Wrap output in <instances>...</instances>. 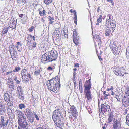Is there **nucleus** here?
<instances>
[{
	"instance_id": "nucleus-1",
	"label": "nucleus",
	"mask_w": 129,
	"mask_h": 129,
	"mask_svg": "<svg viewBox=\"0 0 129 129\" xmlns=\"http://www.w3.org/2000/svg\"><path fill=\"white\" fill-rule=\"evenodd\" d=\"M61 112L60 109L55 110L53 112L52 118L55 124L58 127H61L63 125L60 119Z\"/></svg>"
},
{
	"instance_id": "nucleus-2",
	"label": "nucleus",
	"mask_w": 129,
	"mask_h": 129,
	"mask_svg": "<svg viewBox=\"0 0 129 129\" xmlns=\"http://www.w3.org/2000/svg\"><path fill=\"white\" fill-rule=\"evenodd\" d=\"M109 46L114 55H118L119 53L121 50V46L117 41L111 42Z\"/></svg>"
},
{
	"instance_id": "nucleus-3",
	"label": "nucleus",
	"mask_w": 129,
	"mask_h": 129,
	"mask_svg": "<svg viewBox=\"0 0 129 129\" xmlns=\"http://www.w3.org/2000/svg\"><path fill=\"white\" fill-rule=\"evenodd\" d=\"M18 129H28V125L26 121V119L24 116H23L18 119Z\"/></svg>"
},
{
	"instance_id": "nucleus-4",
	"label": "nucleus",
	"mask_w": 129,
	"mask_h": 129,
	"mask_svg": "<svg viewBox=\"0 0 129 129\" xmlns=\"http://www.w3.org/2000/svg\"><path fill=\"white\" fill-rule=\"evenodd\" d=\"M48 55V58H49V60L51 62L55 61L58 56L57 52L55 50H53L49 51Z\"/></svg>"
},
{
	"instance_id": "nucleus-5",
	"label": "nucleus",
	"mask_w": 129,
	"mask_h": 129,
	"mask_svg": "<svg viewBox=\"0 0 129 129\" xmlns=\"http://www.w3.org/2000/svg\"><path fill=\"white\" fill-rule=\"evenodd\" d=\"M113 72L115 74L119 76L123 77L124 74L126 75V74L125 70L122 68L114 67L113 69Z\"/></svg>"
},
{
	"instance_id": "nucleus-6",
	"label": "nucleus",
	"mask_w": 129,
	"mask_h": 129,
	"mask_svg": "<svg viewBox=\"0 0 129 129\" xmlns=\"http://www.w3.org/2000/svg\"><path fill=\"white\" fill-rule=\"evenodd\" d=\"M113 129H121L122 127L121 126V121L119 119H115L114 120Z\"/></svg>"
},
{
	"instance_id": "nucleus-7",
	"label": "nucleus",
	"mask_w": 129,
	"mask_h": 129,
	"mask_svg": "<svg viewBox=\"0 0 129 129\" xmlns=\"http://www.w3.org/2000/svg\"><path fill=\"white\" fill-rule=\"evenodd\" d=\"M60 80L59 79H57L56 80H55V83L54 84V85L52 87V89H50V90L53 92L56 91L57 89V87H58L59 86H60Z\"/></svg>"
},
{
	"instance_id": "nucleus-8",
	"label": "nucleus",
	"mask_w": 129,
	"mask_h": 129,
	"mask_svg": "<svg viewBox=\"0 0 129 129\" xmlns=\"http://www.w3.org/2000/svg\"><path fill=\"white\" fill-rule=\"evenodd\" d=\"M73 41L76 45H78L79 44V38L77 35L76 30H74L73 31Z\"/></svg>"
},
{
	"instance_id": "nucleus-9",
	"label": "nucleus",
	"mask_w": 129,
	"mask_h": 129,
	"mask_svg": "<svg viewBox=\"0 0 129 129\" xmlns=\"http://www.w3.org/2000/svg\"><path fill=\"white\" fill-rule=\"evenodd\" d=\"M107 16L108 18L106 20V25H110L112 23H116L115 21L113 20V17L112 16L109 15Z\"/></svg>"
},
{
	"instance_id": "nucleus-10",
	"label": "nucleus",
	"mask_w": 129,
	"mask_h": 129,
	"mask_svg": "<svg viewBox=\"0 0 129 129\" xmlns=\"http://www.w3.org/2000/svg\"><path fill=\"white\" fill-rule=\"evenodd\" d=\"M116 25V23H112L110 25H107L106 26H108L109 27H107L106 29L109 31L110 33L112 34L115 29Z\"/></svg>"
},
{
	"instance_id": "nucleus-11",
	"label": "nucleus",
	"mask_w": 129,
	"mask_h": 129,
	"mask_svg": "<svg viewBox=\"0 0 129 129\" xmlns=\"http://www.w3.org/2000/svg\"><path fill=\"white\" fill-rule=\"evenodd\" d=\"M123 105L125 106H129V96H125L122 99Z\"/></svg>"
},
{
	"instance_id": "nucleus-12",
	"label": "nucleus",
	"mask_w": 129,
	"mask_h": 129,
	"mask_svg": "<svg viewBox=\"0 0 129 129\" xmlns=\"http://www.w3.org/2000/svg\"><path fill=\"white\" fill-rule=\"evenodd\" d=\"M55 83V82L53 79L48 80L46 82V85L48 87L49 89H52V87L54 85V84Z\"/></svg>"
},
{
	"instance_id": "nucleus-13",
	"label": "nucleus",
	"mask_w": 129,
	"mask_h": 129,
	"mask_svg": "<svg viewBox=\"0 0 129 129\" xmlns=\"http://www.w3.org/2000/svg\"><path fill=\"white\" fill-rule=\"evenodd\" d=\"M71 112L73 115V117L74 119L77 116V112L74 106H71L70 108Z\"/></svg>"
},
{
	"instance_id": "nucleus-14",
	"label": "nucleus",
	"mask_w": 129,
	"mask_h": 129,
	"mask_svg": "<svg viewBox=\"0 0 129 129\" xmlns=\"http://www.w3.org/2000/svg\"><path fill=\"white\" fill-rule=\"evenodd\" d=\"M48 53H46L43 55L42 57L41 60L42 61H47V62H51L49 60V58L48 55Z\"/></svg>"
},
{
	"instance_id": "nucleus-15",
	"label": "nucleus",
	"mask_w": 129,
	"mask_h": 129,
	"mask_svg": "<svg viewBox=\"0 0 129 129\" xmlns=\"http://www.w3.org/2000/svg\"><path fill=\"white\" fill-rule=\"evenodd\" d=\"M109 115L108 116V119L107 122L108 123L111 122L115 118H114V115L113 113L111 112H109Z\"/></svg>"
},
{
	"instance_id": "nucleus-16",
	"label": "nucleus",
	"mask_w": 129,
	"mask_h": 129,
	"mask_svg": "<svg viewBox=\"0 0 129 129\" xmlns=\"http://www.w3.org/2000/svg\"><path fill=\"white\" fill-rule=\"evenodd\" d=\"M10 93L8 92H6L4 95V98L5 101L7 103L8 101H10Z\"/></svg>"
},
{
	"instance_id": "nucleus-17",
	"label": "nucleus",
	"mask_w": 129,
	"mask_h": 129,
	"mask_svg": "<svg viewBox=\"0 0 129 129\" xmlns=\"http://www.w3.org/2000/svg\"><path fill=\"white\" fill-rule=\"evenodd\" d=\"M16 115L18 116V119L23 116L24 114L21 111L18 110H16L15 111Z\"/></svg>"
},
{
	"instance_id": "nucleus-18",
	"label": "nucleus",
	"mask_w": 129,
	"mask_h": 129,
	"mask_svg": "<svg viewBox=\"0 0 129 129\" xmlns=\"http://www.w3.org/2000/svg\"><path fill=\"white\" fill-rule=\"evenodd\" d=\"M91 87V84L90 82L87 83L84 86L85 89L87 91H90V90Z\"/></svg>"
},
{
	"instance_id": "nucleus-19",
	"label": "nucleus",
	"mask_w": 129,
	"mask_h": 129,
	"mask_svg": "<svg viewBox=\"0 0 129 129\" xmlns=\"http://www.w3.org/2000/svg\"><path fill=\"white\" fill-rule=\"evenodd\" d=\"M101 109L102 114H105L106 115L107 114V112H108V113H109V112H110V111H109V110H110V109H108L105 108L101 107Z\"/></svg>"
},
{
	"instance_id": "nucleus-20",
	"label": "nucleus",
	"mask_w": 129,
	"mask_h": 129,
	"mask_svg": "<svg viewBox=\"0 0 129 129\" xmlns=\"http://www.w3.org/2000/svg\"><path fill=\"white\" fill-rule=\"evenodd\" d=\"M10 83H11L8 85V87L11 90H13L15 86L14 84V82L13 81L11 82Z\"/></svg>"
},
{
	"instance_id": "nucleus-21",
	"label": "nucleus",
	"mask_w": 129,
	"mask_h": 129,
	"mask_svg": "<svg viewBox=\"0 0 129 129\" xmlns=\"http://www.w3.org/2000/svg\"><path fill=\"white\" fill-rule=\"evenodd\" d=\"M10 22L12 25V27L14 26V28L16 27V21H15V20H14L13 18H11L10 20Z\"/></svg>"
},
{
	"instance_id": "nucleus-22",
	"label": "nucleus",
	"mask_w": 129,
	"mask_h": 129,
	"mask_svg": "<svg viewBox=\"0 0 129 129\" xmlns=\"http://www.w3.org/2000/svg\"><path fill=\"white\" fill-rule=\"evenodd\" d=\"M90 91H87L86 92V96L88 100H90L92 99Z\"/></svg>"
},
{
	"instance_id": "nucleus-23",
	"label": "nucleus",
	"mask_w": 129,
	"mask_h": 129,
	"mask_svg": "<svg viewBox=\"0 0 129 129\" xmlns=\"http://www.w3.org/2000/svg\"><path fill=\"white\" fill-rule=\"evenodd\" d=\"M1 121L0 124V127L2 128L5 126V123L4 122V118L3 116H1Z\"/></svg>"
},
{
	"instance_id": "nucleus-24",
	"label": "nucleus",
	"mask_w": 129,
	"mask_h": 129,
	"mask_svg": "<svg viewBox=\"0 0 129 129\" xmlns=\"http://www.w3.org/2000/svg\"><path fill=\"white\" fill-rule=\"evenodd\" d=\"M9 29V27H5L3 28L2 31L1 32L2 35H5L7 33Z\"/></svg>"
},
{
	"instance_id": "nucleus-25",
	"label": "nucleus",
	"mask_w": 129,
	"mask_h": 129,
	"mask_svg": "<svg viewBox=\"0 0 129 129\" xmlns=\"http://www.w3.org/2000/svg\"><path fill=\"white\" fill-rule=\"evenodd\" d=\"M49 127L47 125H44L43 124L40 125V127H38L37 129H48Z\"/></svg>"
},
{
	"instance_id": "nucleus-26",
	"label": "nucleus",
	"mask_w": 129,
	"mask_h": 129,
	"mask_svg": "<svg viewBox=\"0 0 129 129\" xmlns=\"http://www.w3.org/2000/svg\"><path fill=\"white\" fill-rule=\"evenodd\" d=\"M22 76V78L23 80L25 82V83H27L28 82V79L27 78V74H26Z\"/></svg>"
},
{
	"instance_id": "nucleus-27",
	"label": "nucleus",
	"mask_w": 129,
	"mask_h": 129,
	"mask_svg": "<svg viewBox=\"0 0 129 129\" xmlns=\"http://www.w3.org/2000/svg\"><path fill=\"white\" fill-rule=\"evenodd\" d=\"M25 114L27 116L32 115V112L29 109H27L25 112Z\"/></svg>"
},
{
	"instance_id": "nucleus-28",
	"label": "nucleus",
	"mask_w": 129,
	"mask_h": 129,
	"mask_svg": "<svg viewBox=\"0 0 129 129\" xmlns=\"http://www.w3.org/2000/svg\"><path fill=\"white\" fill-rule=\"evenodd\" d=\"M27 118L28 120L31 123H32L34 121V118L32 117V115L30 116H28Z\"/></svg>"
},
{
	"instance_id": "nucleus-29",
	"label": "nucleus",
	"mask_w": 129,
	"mask_h": 129,
	"mask_svg": "<svg viewBox=\"0 0 129 129\" xmlns=\"http://www.w3.org/2000/svg\"><path fill=\"white\" fill-rule=\"evenodd\" d=\"M48 19L49 22V24H52L54 22V21H53L54 20V19L53 17H51L50 16L48 17Z\"/></svg>"
},
{
	"instance_id": "nucleus-30",
	"label": "nucleus",
	"mask_w": 129,
	"mask_h": 129,
	"mask_svg": "<svg viewBox=\"0 0 129 129\" xmlns=\"http://www.w3.org/2000/svg\"><path fill=\"white\" fill-rule=\"evenodd\" d=\"M14 80L16 81L17 84H18L20 83L21 81V80L18 79L16 76H14L13 77Z\"/></svg>"
},
{
	"instance_id": "nucleus-31",
	"label": "nucleus",
	"mask_w": 129,
	"mask_h": 129,
	"mask_svg": "<svg viewBox=\"0 0 129 129\" xmlns=\"http://www.w3.org/2000/svg\"><path fill=\"white\" fill-rule=\"evenodd\" d=\"M101 107L105 108H106L108 109H110L109 106L106 103L101 104Z\"/></svg>"
},
{
	"instance_id": "nucleus-32",
	"label": "nucleus",
	"mask_w": 129,
	"mask_h": 129,
	"mask_svg": "<svg viewBox=\"0 0 129 129\" xmlns=\"http://www.w3.org/2000/svg\"><path fill=\"white\" fill-rule=\"evenodd\" d=\"M4 113V111L3 108V106L0 103V114L3 115Z\"/></svg>"
},
{
	"instance_id": "nucleus-33",
	"label": "nucleus",
	"mask_w": 129,
	"mask_h": 129,
	"mask_svg": "<svg viewBox=\"0 0 129 129\" xmlns=\"http://www.w3.org/2000/svg\"><path fill=\"white\" fill-rule=\"evenodd\" d=\"M123 96L122 94L121 93H120V94H119L118 96H117V98H116L117 99L118 101H120L122 98Z\"/></svg>"
},
{
	"instance_id": "nucleus-34",
	"label": "nucleus",
	"mask_w": 129,
	"mask_h": 129,
	"mask_svg": "<svg viewBox=\"0 0 129 129\" xmlns=\"http://www.w3.org/2000/svg\"><path fill=\"white\" fill-rule=\"evenodd\" d=\"M27 70L26 69H24L22 70L21 71V75L22 76L24 75L27 74Z\"/></svg>"
},
{
	"instance_id": "nucleus-35",
	"label": "nucleus",
	"mask_w": 129,
	"mask_h": 129,
	"mask_svg": "<svg viewBox=\"0 0 129 129\" xmlns=\"http://www.w3.org/2000/svg\"><path fill=\"white\" fill-rule=\"evenodd\" d=\"M27 17L24 16L23 18H21V21H23V24H24V22H26L27 21Z\"/></svg>"
},
{
	"instance_id": "nucleus-36",
	"label": "nucleus",
	"mask_w": 129,
	"mask_h": 129,
	"mask_svg": "<svg viewBox=\"0 0 129 129\" xmlns=\"http://www.w3.org/2000/svg\"><path fill=\"white\" fill-rule=\"evenodd\" d=\"M44 2L47 5H48L52 2V0H44Z\"/></svg>"
},
{
	"instance_id": "nucleus-37",
	"label": "nucleus",
	"mask_w": 129,
	"mask_h": 129,
	"mask_svg": "<svg viewBox=\"0 0 129 129\" xmlns=\"http://www.w3.org/2000/svg\"><path fill=\"white\" fill-rule=\"evenodd\" d=\"M19 107L20 109H22L23 108H24L25 107V106L24 104H20L19 105Z\"/></svg>"
},
{
	"instance_id": "nucleus-38",
	"label": "nucleus",
	"mask_w": 129,
	"mask_h": 129,
	"mask_svg": "<svg viewBox=\"0 0 129 129\" xmlns=\"http://www.w3.org/2000/svg\"><path fill=\"white\" fill-rule=\"evenodd\" d=\"M126 124L129 126V114L126 116Z\"/></svg>"
},
{
	"instance_id": "nucleus-39",
	"label": "nucleus",
	"mask_w": 129,
	"mask_h": 129,
	"mask_svg": "<svg viewBox=\"0 0 129 129\" xmlns=\"http://www.w3.org/2000/svg\"><path fill=\"white\" fill-rule=\"evenodd\" d=\"M40 71L39 70H38L35 71L34 73V74L35 75H38L40 74Z\"/></svg>"
},
{
	"instance_id": "nucleus-40",
	"label": "nucleus",
	"mask_w": 129,
	"mask_h": 129,
	"mask_svg": "<svg viewBox=\"0 0 129 129\" xmlns=\"http://www.w3.org/2000/svg\"><path fill=\"white\" fill-rule=\"evenodd\" d=\"M20 69V68L19 67H16L15 69L13 70V72H18L19 70Z\"/></svg>"
},
{
	"instance_id": "nucleus-41",
	"label": "nucleus",
	"mask_w": 129,
	"mask_h": 129,
	"mask_svg": "<svg viewBox=\"0 0 129 129\" xmlns=\"http://www.w3.org/2000/svg\"><path fill=\"white\" fill-rule=\"evenodd\" d=\"M21 88L22 87L21 86H18L17 88V92H22Z\"/></svg>"
},
{
	"instance_id": "nucleus-42",
	"label": "nucleus",
	"mask_w": 129,
	"mask_h": 129,
	"mask_svg": "<svg viewBox=\"0 0 129 129\" xmlns=\"http://www.w3.org/2000/svg\"><path fill=\"white\" fill-rule=\"evenodd\" d=\"M126 94L127 95V96H129V86L127 87L126 90Z\"/></svg>"
},
{
	"instance_id": "nucleus-43",
	"label": "nucleus",
	"mask_w": 129,
	"mask_h": 129,
	"mask_svg": "<svg viewBox=\"0 0 129 129\" xmlns=\"http://www.w3.org/2000/svg\"><path fill=\"white\" fill-rule=\"evenodd\" d=\"M62 38L64 39L66 38L68 36L67 34H66L65 32H64L62 34Z\"/></svg>"
},
{
	"instance_id": "nucleus-44",
	"label": "nucleus",
	"mask_w": 129,
	"mask_h": 129,
	"mask_svg": "<svg viewBox=\"0 0 129 129\" xmlns=\"http://www.w3.org/2000/svg\"><path fill=\"white\" fill-rule=\"evenodd\" d=\"M27 44H28V46L29 47L30 45V44L32 43V42L31 41H29V40H27Z\"/></svg>"
},
{
	"instance_id": "nucleus-45",
	"label": "nucleus",
	"mask_w": 129,
	"mask_h": 129,
	"mask_svg": "<svg viewBox=\"0 0 129 129\" xmlns=\"http://www.w3.org/2000/svg\"><path fill=\"white\" fill-rule=\"evenodd\" d=\"M54 34H60V32L59 30H58L57 29L56 30H55L53 33Z\"/></svg>"
},
{
	"instance_id": "nucleus-46",
	"label": "nucleus",
	"mask_w": 129,
	"mask_h": 129,
	"mask_svg": "<svg viewBox=\"0 0 129 129\" xmlns=\"http://www.w3.org/2000/svg\"><path fill=\"white\" fill-rule=\"evenodd\" d=\"M120 93L118 91L115 92V96H114V97L117 98V96H118L119 94H120Z\"/></svg>"
},
{
	"instance_id": "nucleus-47",
	"label": "nucleus",
	"mask_w": 129,
	"mask_h": 129,
	"mask_svg": "<svg viewBox=\"0 0 129 129\" xmlns=\"http://www.w3.org/2000/svg\"><path fill=\"white\" fill-rule=\"evenodd\" d=\"M102 21V20L98 19L97 21V23H96V25H99V23H101Z\"/></svg>"
},
{
	"instance_id": "nucleus-48",
	"label": "nucleus",
	"mask_w": 129,
	"mask_h": 129,
	"mask_svg": "<svg viewBox=\"0 0 129 129\" xmlns=\"http://www.w3.org/2000/svg\"><path fill=\"white\" fill-rule=\"evenodd\" d=\"M110 31L108 30H107L106 29V33H105V36H109V35L110 33V32H109Z\"/></svg>"
},
{
	"instance_id": "nucleus-49",
	"label": "nucleus",
	"mask_w": 129,
	"mask_h": 129,
	"mask_svg": "<svg viewBox=\"0 0 129 129\" xmlns=\"http://www.w3.org/2000/svg\"><path fill=\"white\" fill-rule=\"evenodd\" d=\"M34 117L36 118V120L38 121L39 120V119L37 115L35 113L34 114Z\"/></svg>"
},
{
	"instance_id": "nucleus-50",
	"label": "nucleus",
	"mask_w": 129,
	"mask_h": 129,
	"mask_svg": "<svg viewBox=\"0 0 129 129\" xmlns=\"http://www.w3.org/2000/svg\"><path fill=\"white\" fill-rule=\"evenodd\" d=\"M129 46L127 47V48L126 53V56L127 57H128V54L127 52L129 53Z\"/></svg>"
},
{
	"instance_id": "nucleus-51",
	"label": "nucleus",
	"mask_w": 129,
	"mask_h": 129,
	"mask_svg": "<svg viewBox=\"0 0 129 129\" xmlns=\"http://www.w3.org/2000/svg\"><path fill=\"white\" fill-rule=\"evenodd\" d=\"M34 28V27L33 26H32L30 28H29L28 29V30L29 31V32H31L33 31Z\"/></svg>"
},
{
	"instance_id": "nucleus-52",
	"label": "nucleus",
	"mask_w": 129,
	"mask_h": 129,
	"mask_svg": "<svg viewBox=\"0 0 129 129\" xmlns=\"http://www.w3.org/2000/svg\"><path fill=\"white\" fill-rule=\"evenodd\" d=\"M73 115H71L70 116L69 118L70 119V120L71 121H72L74 120V119L73 117Z\"/></svg>"
},
{
	"instance_id": "nucleus-53",
	"label": "nucleus",
	"mask_w": 129,
	"mask_h": 129,
	"mask_svg": "<svg viewBox=\"0 0 129 129\" xmlns=\"http://www.w3.org/2000/svg\"><path fill=\"white\" fill-rule=\"evenodd\" d=\"M37 44L36 42H33L32 47L34 48H35L36 47Z\"/></svg>"
},
{
	"instance_id": "nucleus-54",
	"label": "nucleus",
	"mask_w": 129,
	"mask_h": 129,
	"mask_svg": "<svg viewBox=\"0 0 129 129\" xmlns=\"http://www.w3.org/2000/svg\"><path fill=\"white\" fill-rule=\"evenodd\" d=\"M18 98L21 100H23L24 99V97L23 95H20L19 96H18Z\"/></svg>"
},
{
	"instance_id": "nucleus-55",
	"label": "nucleus",
	"mask_w": 129,
	"mask_h": 129,
	"mask_svg": "<svg viewBox=\"0 0 129 129\" xmlns=\"http://www.w3.org/2000/svg\"><path fill=\"white\" fill-rule=\"evenodd\" d=\"M18 94V96H19L20 95H23L22 93V92H17Z\"/></svg>"
},
{
	"instance_id": "nucleus-56",
	"label": "nucleus",
	"mask_w": 129,
	"mask_h": 129,
	"mask_svg": "<svg viewBox=\"0 0 129 129\" xmlns=\"http://www.w3.org/2000/svg\"><path fill=\"white\" fill-rule=\"evenodd\" d=\"M74 18L75 19V20H77V15L76 12H75L74 14Z\"/></svg>"
},
{
	"instance_id": "nucleus-57",
	"label": "nucleus",
	"mask_w": 129,
	"mask_h": 129,
	"mask_svg": "<svg viewBox=\"0 0 129 129\" xmlns=\"http://www.w3.org/2000/svg\"><path fill=\"white\" fill-rule=\"evenodd\" d=\"M30 36L31 38H33V39L34 41H35V37L34 36H33L32 35H30Z\"/></svg>"
},
{
	"instance_id": "nucleus-58",
	"label": "nucleus",
	"mask_w": 129,
	"mask_h": 129,
	"mask_svg": "<svg viewBox=\"0 0 129 129\" xmlns=\"http://www.w3.org/2000/svg\"><path fill=\"white\" fill-rule=\"evenodd\" d=\"M27 78H29L30 79L31 78V75H30V74L29 73H28V72H27Z\"/></svg>"
},
{
	"instance_id": "nucleus-59",
	"label": "nucleus",
	"mask_w": 129,
	"mask_h": 129,
	"mask_svg": "<svg viewBox=\"0 0 129 129\" xmlns=\"http://www.w3.org/2000/svg\"><path fill=\"white\" fill-rule=\"evenodd\" d=\"M102 18L103 19V16H102V15H100L99 17V18H98V19L102 20Z\"/></svg>"
},
{
	"instance_id": "nucleus-60",
	"label": "nucleus",
	"mask_w": 129,
	"mask_h": 129,
	"mask_svg": "<svg viewBox=\"0 0 129 129\" xmlns=\"http://www.w3.org/2000/svg\"><path fill=\"white\" fill-rule=\"evenodd\" d=\"M47 69L49 70H53V68L51 67H49Z\"/></svg>"
},
{
	"instance_id": "nucleus-61",
	"label": "nucleus",
	"mask_w": 129,
	"mask_h": 129,
	"mask_svg": "<svg viewBox=\"0 0 129 129\" xmlns=\"http://www.w3.org/2000/svg\"><path fill=\"white\" fill-rule=\"evenodd\" d=\"M12 72V71H9L8 72H7L6 73V74L7 75H8V74H10V73H11Z\"/></svg>"
},
{
	"instance_id": "nucleus-62",
	"label": "nucleus",
	"mask_w": 129,
	"mask_h": 129,
	"mask_svg": "<svg viewBox=\"0 0 129 129\" xmlns=\"http://www.w3.org/2000/svg\"><path fill=\"white\" fill-rule=\"evenodd\" d=\"M79 64L78 63H76L75 64L74 66V67H79Z\"/></svg>"
},
{
	"instance_id": "nucleus-63",
	"label": "nucleus",
	"mask_w": 129,
	"mask_h": 129,
	"mask_svg": "<svg viewBox=\"0 0 129 129\" xmlns=\"http://www.w3.org/2000/svg\"><path fill=\"white\" fill-rule=\"evenodd\" d=\"M74 83L75 88L76 86L77 83L75 81H74Z\"/></svg>"
},
{
	"instance_id": "nucleus-64",
	"label": "nucleus",
	"mask_w": 129,
	"mask_h": 129,
	"mask_svg": "<svg viewBox=\"0 0 129 129\" xmlns=\"http://www.w3.org/2000/svg\"><path fill=\"white\" fill-rule=\"evenodd\" d=\"M42 13L44 16L46 15V11L44 10H43L42 11Z\"/></svg>"
}]
</instances>
